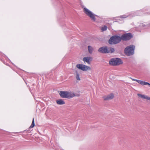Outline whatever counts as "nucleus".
<instances>
[{
    "label": "nucleus",
    "mask_w": 150,
    "mask_h": 150,
    "mask_svg": "<svg viewBox=\"0 0 150 150\" xmlns=\"http://www.w3.org/2000/svg\"><path fill=\"white\" fill-rule=\"evenodd\" d=\"M120 17L121 18H125L126 17H124V16L123 15H122V16H120Z\"/></svg>",
    "instance_id": "6ab92c4d"
},
{
    "label": "nucleus",
    "mask_w": 150,
    "mask_h": 150,
    "mask_svg": "<svg viewBox=\"0 0 150 150\" xmlns=\"http://www.w3.org/2000/svg\"><path fill=\"white\" fill-rule=\"evenodd\" d=\"M140 84L143 86L146 85H148L149 86H150V84L149 83L146 82L142 80L141 82H140Z\"/></svg>",
    "instance_id": "2eb2a0df"
},
{
    "label": "nucleus",
    "mask_w": 150,
    "mask_h": 150,
    "mask_svg": "<svg viewBox=\"0 0 150 150\" xmlns=\"http://www.w3.org/2000/svg\"><path fill=\"white\" fill-rule=\"evenodd\" d=\"M88 48L89 53L92 54L93 50V48L91 46H88Z\"/></svg>",
    "instance_id": "4468645a"
},
{
    "label": "nucleus",
    "mask_w": 150,
    "mask_h": 150,
    "mask_svg": "<svg viewBox=\"0 0 150 150\" xmlns=\"http://www.w3.org/2000/svg\"><path fill=\"white\" fill-rule=\"evenodd\" d=\"M35 126V124L34 122V118H33V120L31 125L29 127V128L27 129L24 130L23 131H29L30 130V129L31 128H33Z\"/></svg>",
    "instance_id": "9b49d317"
},
{
    "label": "nucleus",
    "mask_w": 150,
    "mask_h": 150,
    "mask_svg": "<svg viewBox=\"0 0 150 150\" xmlns=\"http://www.w3.org/2000/svg\"><path fill=\"white\" fill-rule=\"evenodd\" d=\"M135 47L134 45H130L126 47L124 49V52L127 56H130L134 54Z\"/></svg>",
    "instance_id": "20e7f679"
},
{
    "label": "nucleus",
    "mask_w": 150,
    "mask_h": 150,
    "mask_svg": "<svg viewBox=\"0 0 150 150\" xmlns=\"http://www.w3.org/2000/svg\"><path fill=\"white\" fill-rule=\"evenodd\" d=\"M110 64L113 66L119 65L123 63L122 60L120 58H114L111 59L109 61Z\"/></svg>",
    "instance_id": "39448f33"
},
{
    "label": "nucleus",
    "mask_w": 150,
    "mask_h": 150,
    "mask_svg": "<svg viewBox=\"0 0 150 150\" xmlns=\"http://www.w3.org/2000/svg\"><path fill=\"white\" fill-rule=\"evenodd\" d=\"M137 95L139 97L143 99H146L148 100H150V97L146 96L144 95H142L140 94H138Z\"/></svg>",
    "instance_id": "f8f14e48"
},
{
    "label": "nucleus",
    "mask_w": 150,
    "mask_h": 150,
    "mask_svg": "<svg viewBox=\"0 0 150 150\" xmlns=\"http://www.w3.org/2000/svg\"><path fill=\"white\" fill-rule=\"evenodd\" d=\"M132 79L133 81H136L138 83L140 84V82H141V80L136 79Z\"/></svg>",
    "instance_id": "a211bd4d"
},
{
    "label": "nucleus",
    "mask_w": 150,
    "mask_h": 150,
    "mask_svg": "<svg viewBox=\"0 0 150 150\" xmlns=\"http://www.w3.org/2000/svg\"><path fill=\"white\" fill-rule=\"evenodd\" d=\"M56 103L58 105H62L65 104L64 101L62 99H59L56 101Z\"/></svg>",
    "instance_id": "ddd939ff"
},
{
    "label": "nucleus",
    "mask_w": 150,
    "mask_h": 150,
    "mask_svg": "<svg viewBox=\"0 0 150 150\" xmlns=\"http://www.w3.org/2000/svg\"><path fill=\"white\" fill-rule=\"evenodd\" d=\"M58 92L60 97L63 98H71L75 96L74 93L67 91H59Z\"/></svg>",
    "instance_id": "7ed1b4c3"
},
{
    "label": "nucleus",
    "mask_w": 150,
    "mask_h": 150,
    "mask_svg": "<svg viewBox=\"0 0 150 150\" xmlns=\"http://www.w3.org/2000/svg\"><path fill=\"white\" fill-rule=\"evenodd\" d=\"M91 61L92 60V58L90 57H84L83 59V61L84 62H86L87 63H88L89 64H90V60Z\"/></svg>",
    "instance_id": "9d476101"
},
{
    "label": "nucleus",
    "mask_w": 150,
    "mask_h": 150,
    "mask_svg": "<svg viewBox=\"0 0 150 150\" xmlns=\"http://www.w3.org/2000/svg\"><path fill=\"white\" fill-rule=\"evenodd\" d=\"M122 40L121 37L117 35L112 36L108 40V43L110 45H115L119 43Z\"/></svg>",
    "instance_id": "f257e3e1"
},
{
    "label": "nucleus",
    "mask_w": 150,
    "mask_h": 150,
    "mask_svg": "<svg viewBox=\"0 0 150 150\" xmlns=\"http://www.w3.org/2000/svg\"><path fill=\"white\" fill-rule=\"evenodd\" d=\"M133 35L131 33H125L122 34L121 36L122 40L123 41H128L132 38Z\"/></svg>",
    "instance_id": "0eeeda50"
},
{
    "label": "nucleus",
    "mask_w": 150,
    "mask_h": 150,
    "mask_svg": "<svg viewBox=\"0 0 150 150\" xmlns=\"http://www.w3.org/2000/svg\"><path fill=\"white\" fill-rule=\"evenodd\" d=\"M83 11L85 13L89 16L93 21H96V18L95 17V16H97V15L94 14L88 9L86 8H84L83 9Z\"/></svg>",
    "instance_id": "423d86ee"
},
{
    "label": "nucleus",
    "mask_w": 150,
    "mask_h": 150,
    "mask_svg": "<svg viewBox=\"0 0 150 150\" xmlns=\"http://www.w3.org/2000/svg\"><path fill=\"white\" fill-rule=\"evenodd\" d=\"M114 97V96L113 93H111L108 95L103 96V98L104 100H111L113 99Z\"/></svg>",
    "instance_id": "1a4fd4ad"
},
{
    "label": "nucleus",
    "mask_w": 150,
    "mask_h": 150,
    "mask_svg": "<svg viewBox=\"0 0 150 150\" xmlns=\"http://www.w3.org/2000/svg\"><path fill=\"white\" fill-rule=\"evenodd\" d=\"M76 67L79 69L83 71H86L87 70H90L91 69V68L87 66L81 64H78L76 65Z\"/></svg>",
    "instance_id": "6e6552de"
},
{
    "label": "nucleus",
    "mask_w": 150,
    "mask_h": 150,
    "mask_svg": "<svg viewBox=\"0 0 150 150\" xmlns=\"http://www.w3.org/2000/svg\"><path fill=\"white\" fill-rule=\"evenodd\" d=\"M98 51L103 54L112 53L114 52L115 49L112 47H108L107 46H103L100 48L98 50Z\"/></svg>",
    "instance_id": "f03ea898"
},
{
    "label": "nucleus",
    "mask_w": 150,
    "mask_h": 150,
    "mask_svg": "<svg viewBox=\"0 0 150 150\" xmlns=\"http://www.w3.org/2000/svg\"><path fill=\"white\" fill-rule=\"evenodd\" d=\"M76 72V79L78 80H80V79L79 77V74L77 72Z\"/></svg>",
    "instance_id": "f3484780"
},
{
    "label": "nucleus",
    "mask_w": 150,
    "mask_h": 150,
    "mask_svg": "<svg viewBox=\"0 0 150 150\" xmlns=\"http://www.w3.org/2000/svg\"><path fill=\"white\" fill-rule=\"evenodd\" d=\"M107 27L106 25H104V26L101 28V30L102 31H104L107 30Z\"/></svg>",
    "instance_id": "dca6fc26"
}]
</instances>
